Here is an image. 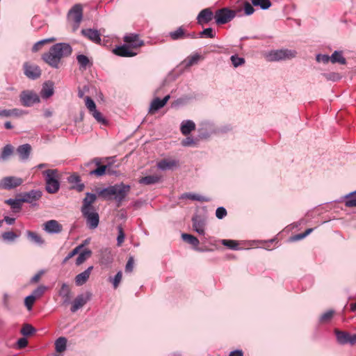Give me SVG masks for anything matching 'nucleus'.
Segmentation results:
<instances>
[{
	"mask_svg": "<svg viewBox=\"0 0 356 356\" xmlns=\"http://www.w3.org/2000/svg\"><path fill=\"white\" fill-rule=\"evenodd\" d=\"M170 95H166L163 97V99H161L159 97H156L152 100L151 102L149 108V113H153L160 108H163L168 102V101L170 99Z\"/></svg>",
	"mask_w": 356,
	"mask_h": 356,
	"instance_id": "obj_17",
	"label": "nucleus"
},
{
	"mask_svg": "<svg viewBox=\"0 0 356 356\" xmlns=\"http://www.w3.org/2000/svg\"><path fill=\"white\" fill-rule=\"evenodd\" d=\"M68 19L76 24V29L79 26L83 19V8L81 4H75L68 12Z\"/></svg>",
	"mask_w": 356,
	"mask_h": 356,
	"instance_id": "obj_11",
	"label": "nucleus"
},
{
	"mask_svg": "<svg viewBox=\"0 0 356 356\" xmlns=\"http://www.w3.org/2000/svg\"><path fill=\"white\" fill-rule=\"evenodd\" d=\"M14 152L13 147L8 144L5 145L1 150L0 157L3 160H7Z\"/></svg>",
	"mask_w": 356,
	"mask_h": 356,
	"instance_id": "obj_38",
	"label": "nucleus"
},
{
	"mask_svg": "<svg viewBox=\"0 0 356 356\" xmlns=\"http://www.w3.org/2000/svg\"><path fill=\"white\" fill-rule=\"evenodd\" d=\"M199 37L202 38H214L216 37V33L213 31L212 28L209 27L204 29L203 31L200 32Z\"/></svg>",
	"mask_w": 356,
	"mask_h": 356,
	"instance_id": "obj_47",
	"label": "nucleus"
},
{
	"mask_svg": "<svg viewBox=\"0 0 356 356\" xmlns=\"http://www.w3.org/2000/svg\"><path fill=\"white\" fill-rule=\"evenodd\" d=\"M27 236L32 242L40 245H42L44 242L42 237L35 232L28 231Z\"/></svg>",
	"mask_w": 356,
	"mask_h": 356,
	"instance_id": "obj_43",
	"label": "nucleus"
},
{
	"mask_svg": "<svg viewBox=\"0 0 356 356\" xmlns=\"http://www.w3.org/2000/svg\"><path fill=\"white\" fill-rule=\"evenodd\" d=\"M55 350L58 353H62L66 350L67 339L64 337H60L55 341Z\"/></svg>",
	"mask_w": 356,
	"mask_h": 356,
	"instance_id": "obj_36",
	"label": "nucleus"
},
{
	"mask_svg": "<svg viewBox=\"0 0 356 356\" xmlns=\"http://www.w3.org/2000/svg\"><path fill=\"white\" fill-rule=\"evenodd\" d=\"M90 113L98 122L103 124H105L106 123V121L105 118L102 116V114L97 109L91 112Z\"/></svg>",
	"mask_w": 356,
	"mask_h": 356,
	"instance_id": "obj_53",
	"label": "nucleus"
},
{
	"mask_svg": "<svg viewBox=\"0 0 356 356\" xmlns=\"http://www.w3.org/2000/svg\"><path fill=\"white\" fill-rule=\"evenodd\" d=\"M81 211L86 220L88 227L91 229L97 228L99 222V216L98 213L95 211V209Z\"/></svg>",
	"mask_w": 356,
	"mask_h": 356,
	"instance_id": "obj_8",
	"label": "nucleus"
},
{
	"mask_svg": "<svg viewBox=\"0 0 356 356\" xmlns=\"http://www.w3.org/2000/svg\"><path fill=\"white\" fill-rule=\"evenodd\" d=\"M193 229L200 235L204 234L205 220L200 216L195 215L192 218Z\"/></svg>",
	"mask_w": 356,
	"mask_h": 356,
	"instance_id": "obj_20",
	"label": "nucleus"
},
{
	"mask_svg": "<svg viewBox=\"0 0 356 356\" xmlns=\"http://www.w3.org/2000/svg\"><path fill=\"white\" fill-rule=\"evenodd\" d=\"M77 62L79 65V68L81 70H85L88 67H90L92 65V61L89 59L88 56L83 54H79L76 56Z\"/></svg>",
	"mask_w": 356,
	"mask_h": 356,
	"instance_id": "obj_31",
	"label": "nucleus"
},
{
	"mask_svg": "<svg viewBox=\"0 0 356 356\" xmlns=\"http://www.w3.org/2000/svg\"><path fill=\"white\" fill-rule=\"evenodd\" d=\"M81 33L83 35L88 38L92 42L99 44L101 42V37L99 31L96 29H82Z\"/></svg>",
	"mask_w": 356,
	"mask_h": 356,
	"instance_id": "obj_19",
	"label": "nucleus"
},
{
	"mask_svg": "<svg viewBox=\"0 0 356 356\" xmlns=\"http://www.w3.org/2000/svg\"><path fill=\"white\" fill-rule=\"evenodd\" d=\"M200 59V56L198 54H195L191 56L187 57V58L184 61L185 63V67H190L192 65L197 64Z\"/></svg>",
	"mask_w": 356,
	"mask_h": 356,
	"instance_id": "obj_44",
	"label": "nucleus"
},
{
	"mask_svg": "<svg viewBox=\"0 0 356 356\" xmlns=\"http://www.w3.org/2000/svg\"><path fill=\"white\" fill-rule=\"evenodd\" d=\"M93 269V266H89L86 270L83 272L78 274L75 277V283L76 286H82L89 279L91 272Z\"/></svg>",
	"mask_w": 356,
	"mask_h": 356,
	"instance_id": "obj_22",
	"label": "nucleus"
},
{
	"mask_svg": "<svg viewBox=\"0 0 356 356\" xmlns=\"http://www.w3.org/2000/svg\"><path fill=\"white\" fill-rule=\"evenodd\" d=\"M214 18V14L210 8H204L202 10L197 17V24L204 26L209 24Z\"/></svg>",
	"mask_w": 356,
	"mask_h": 356,
	"instance_id": "obj_14",
	"label": "nucleus"
},
{
	"mask_svg": "<svg viewBox=\"0 0 356 356\" xmlns=\"http://www.w3.org/2000/svg\"><path fill=\"white\" fill-rule=\"evenodd\" d=\"M42 193L40 190H31L21 194V200L23 202H27L35 204V202L41 198Z\"/></svg>",
	"mask_w": 356,
	"mask_h": 356,
	"instance_id": "obj_13",
	"label": "nucleus"
},
{
	"mask_svg": "<svg viewBox=\"0 0 356 356\" xmlns=\"http://www.w3.org/2000/svg\"><path fill=\"white\" fill-rule=\"evenodd\" d=\"M54 94V84L52 82L44 83L40 92L43 99H48Z\"/></svg>",
	"mask_w": 356,
	"mask_h": 356,
	"instance_id": "obj_30",
	"label": "nucleus"
},
{
	"mask_svg": "<svg viewBox=\"0 0 356 356\" xmlns=\"http://www.w3.org/2000/svg\"><path fill=\"white\" fill-rule=\"evenodd\" d=\"M91 296L92 294L90 292L78 295L72 302L71 312L74 313L83 307L90 300Z\"/></svg>",
	"mask_w": 356,
	"mask_h": 356,
	"instance_id": "obj_10",
	"label": "nucleus"
},
{
	"mask_svg": "<svg viewBox=\"0 0 356 356\" xmlns=\"http://www.w3.org/2000/svg\"><path fill=\"white\" fill-rule=\"evenodd\" d=\"M72 53V48L70 44L58 42L51 47L47 52L42 55V59L50 67L58 69L61 60L69 57Z\"/></svg>",
	"mask_w": 356,
	"mask_h": 356,
	"instance_id": "obj_1",
	"label": "nucleus"
},
{
	"mask_svg": "<svg viewBox=\"0 0 356 356\" xmlns=\"http://www.w3.org/2000/svg\"><path fill=\"white\" fill-rule=\"evenodd\" d=\"M19 100L24 106L31 107L39 103L40 99L38 95L33 90H23L19 95Z\"/></svg>",
	"mask_w": 356,
	"mask_h": 356,
	"instance_id": "obj_7",
	"label": "nucleus"
},
{
	"mask_svg": "<svg viewBox=\"0 0 356 356\" xmlns=\"http://www.w3.org/2000/svg\"><path fill=\"white\" fill-rule=\"evenodd\" d=\"M316 61L318 63H327L330 60L331 61V56H329L326 54H317L316 55Z\"/></svg>",
	"mask_w": 356,
	"mask_h": 356,
	"instance_id": "obj_61",
	"label": "nucleus"
},
{
	"mask_svg": "<svg viewBox=\"0 0 356 356\" xmlns=\"http://www.w3.org/2000/svg\"><path fill=\"white\" fill-rule=\"evenodd\" d=\"M83 247V245H79L77 247H76L73 250H72L65 257V258L63 259V263H66L69 259L72 258L74 256H75L76 254L79 253L80 250Z\"/></svg>",
	"mask_w": 356,
	"mask_h": 356,
	"instance_id": "obj_51",
	"label": "nucleus"
},
{
	"mask_svg": "<svg viewBox=\"0 0 356 356\" xmlns=\"http://www.w3.org/2000/svg\"><path fill=\"white\" fill-rule=\"evenodd\" d=\"M184 196L192 200H196L200 202L209 201V198L195 193H185Z\"/></svg>",
	"mask_w": 356,
	"mask_h": 356,
	"instance_id": "obj_49",
	"label": "nucleus"
},
{
	"mask_svg": "<svg viewBox=\"0 0 356 356\" xmlns=\"http://www.w3.org/2000/svg\"><path fill=\"white\" fill-rule=\"evenodd\" d=\"M345 205L348 207H356V191L346 195Z\"/></svg>",
	"mask_w": 356,
	"mask_h": 356,
	"instance_id": "obj_41",
	"label": "nucleus"
},
{
	"mask_svg": "<svg viewBox=\"0 0 356 356\" xmlns=\"http://www.w3.org/2000/svg\"><path fill=\"white\" fill-rule=\"evenodd\" d=\"M178 165V161L170 159H162L157 163V167L161 170H172Z\"/></svg>",
	"mask_w": 356,
	"mask_h": 356,
	"instance_id": "obj_27",
	"label": "nucleus"
},
{
	"mask_svg": "<svg viewBox=\"0 0 356 356\" xmlns=\"http://www.w3.org/2000/svg\"><path fill=\"white\" fill-rule=\"evenodd\" d=\"M335 312L333 309H329L323 313L319 318V321L321 323L329 322L333 317Z\"/></svg>",
	"mask_w": 356,
	"mask_h": 356,
	"instance_id": "obj_46",
	"label": "nucleus"
},
{
	"mask_svg": "<svg viewBox=\"0 0 356 356\" xmlns=\"http://www.w3.org/2000/svg\"><path fill=\"white\" fill-rule=\"evenodd\" d=\"M181 238L185 242L194 246L196 250L200 251V249L197 248L200 241L195 236L188 234H182Z\"/></svg>",
	"mask_w": 356,
	"mask_h": 356,
	"instance_id": "obj_33",
	"label": "nucleus"
},
{
	"mask_svg": "<svg viewBox=\"0 0 356 356\" xmlns=\"http://www.w3.org/2000/svg\"><path fill=\"white\" fill-rule=\"evenodd\" d=\"M131 191V186L123 183L116 184L102 188L98 191V195L104 200H114L118 206L125 199Z\"/></svg>",
	"mask_w": 356,
	"mask_h": 356,
	"instance_id": "obj_2",
	"label": "nucleus"
},
{
	"mask_svg": "<svg viewBox=\"0 0 356 356\" xmlns=\"http://www.w3.org/2000/svg\"><path fill=\"white\" fill-rule=\"evenodd\" d=\"M134 260L133 257H130L127 262V264L125 266V272L126 273H131L132 272L134 269Z\"/></svg>",
	"mask_w": 356,
	"mask_h": 356,
	"instance_id": "obj_64",
	"label": "nucleus"
},
{
	"mask_svg": "<svg viewBox=\"0 0 356 356\" xmlns=\"http://www.w3.org/2000/svg\"><path fill=\"white\" fill-rule=\"evenodd\" d=\"M222 244L232 250L238 249V243L234 240L224 239L222 241Z\"/></svg>",
	"mask_w": 356,
	"mask_h": 356,
	"instance_id": "obj_52",
	"label": "nucleus"
},
{
	"mask_svg": "<svg viewBox=\"0 0 356 356\" xmlns=\"http://www.w3.org/2000/svg\"><path fill=\"white\" fill-rule=\"evenodd\" d=\"M35 332L36 330L30 324H24L20 331L24 336H31Z\"/></svg>",
	"mask_w": 356,
	"mask_h": 356,
	"instance_id": "obj_48",
	"label": "nucleus"
},
{
	"mask_svg": "<svg viewBox=\"0 0 356 356\" xmlns=\"http://www.w3.org/2000/svg\"><path fill=\"white\" fill-rule=\"evenodd\" d=\"M334 332L339 343L342 345L348 343L350 337V334L348 332L340 331L339 330H335Z\"/></svg>",
	"mask_w": 356,
	"mask_h": 356,
	"instance_id": "obj_32",
	"label": "nucleus"
},
{
	"mask_svg": "<svg viewBox=\"0 0 356 356\" xmlns=\"http://www.w3.org/2000/svg\"><path fill=\"white\" fill-rule=\"evenodd\" d=\"M44 230L49 234H59L63 226L56 220H50L44 223Z\"/></svg>",
	"mask_w": 356,
	"mask_h": 356,
	"instance_id": "obj_15",
	"label": "nucleus"
},
{
	"mask_svg": "<svg viewBox=\"0 0 356 356\" xmlns=\"http://www.w3.org/2000/svg\"><path fill=\"white\" fill-rule=\"evenodd\" d=\"M26 112L19 108H12V109H6L0 108V117L1 118H19Z\"/></svg>",
	"mask_w": 356,
	"mask_h": 356,
	"instance_id": "obj_18",
	"label": "nucleus"
},
{
	"mask_svg": "<svg viewBox=\"0 0 356 356\" xmlns=\"http://www.w3.org/2000/svg\"><path fill=\"white\" fill-rule=\"evenodd\" d=\"M31 151V147L29 144L19 145L16 149L17 154L22 161H26L29 159Z\"/></svg>",
	"mask_w": 356,
	"mask_h": 356,
	"instance_id": "obj_25",
	"label": "nucleus"
},
{
	"mask_svg": "<svg viewBox=\"0 0 356 356\" xmlns=\"http://www.w3.org/2000/svg\"><path fill=\"white\" fill-rule=\"evenodd\" d=\"M122 272L119 271L117 273V274L115 275V277L113 278H111V277L110 278L111 281L113 283L114 289H116L118 286V285L122 280Z\"/></svg>",
	"mask_w": 356,
	"mask_h": 356,
	"instance_id": "obj_56",
	"label": "nucleus"
},
{
	"mask_svg": "<svg viewBox=\"0 0 356 356\" xmlns=\"http://www.w3.org/2000/svg\"><path fill=\"white\" fill-rule=\"evenodd\" d=\"M45 181V190L49 194L56 193L60 189V176L57 169H49L43 171Z\"/></svg>",
	"mask_w": 356,
	"mask_h": 356,
	"instance_id": "obj_3",
	"label": "nucleus"
},
{
	"mask_svg": "<svg viewBox=\"0 0 356 356\" xmlns=\"http://www.w3.org/2000/svg\"><path fill=\"white\" fill-rule=\"evenodd\" d=\"M124 41L129 44V47L131 48H138L144 44V42L139 39L138 35L137 34H129L124 37Z\"/></svg>",
	"mask_w": 356,
	"mask_h": 356,
	"instance_id": "obj_21",
	"label": "nucleus"
},
{
	"mask_svg": "<svg viewBox=\"0 0 356 356\" xmlns=\"http://www.w3.org/2000/svg\"><path fill=\"white\" fill-rule=\"evenodd\" d=\"M118 236L117 237V243H118V245L120 246L124 240L125 236H124V231H123V229L122 227L119 226L118 227Z\"/></svg>",
	"mask_w": 356,
	"mask_h": 356,
	"instance_id": "obj_60",
	"label": "nucleus"
},
{
	"mask_svg": "<svg viewBox=\"0 0 356 356\" xmlns=\"http://www.w3.org/2000/svg\"><path fill=\"white\" fill-rule=\"evenodd\" d=\"M113 254L108 248H104L100 251V263L103 265H109L113 261Z\"/></svg>",
	"mask_w": 356,
	"mask_h": 356,
	"instance_id": "obj_28",
	"label": "nucleus"
},
{
	"mask_svg": "<svg viewBox=\"0 0 356 356\" xmlns=\"http://www.w3.org/2000/svg\"><path fill=\"white\" fill-rule=\"evenodd\" d=\"M185 29L183 26H179L175 31L169 33V36L172 40L184 39L185 37Z\"/></svg>",
	"mask_w": 356,
	"mask_h": 356,
	"instance_id": "obj_34",
	"label": "nucleus"
},
{
	"mask_svg": "<svg viewBox=\"0 0 356 356\" xmlns=\"http://www.w3.org/2000/svg\"><path fill=\"white\" fill-rule=\"evenodd\" d=\"M254 6H259L262 10H267L271 6L270 0H251Z\"/></svg>",
	"mask_w": 356,
	"mask_h": 356,
	"instance_id": "obj_45",
	"label": "nucleus"
},
{
	"mask_svg": "<svg viewBox=\"0 0 356 356\" xmlns=\"http://www.w3.org/2000/svg\"><path fill=\"white\" fill-rule=\"evenodd\" d=\"M195 129V124L191 120H184L181 124L180 130L183 135H188L192 131Z\"/></svg>",
	"mask_w": 356,
	"mask_h": 356,
	"instance_id": "obj_29",
	"label": "nucleus"
},
{
	"mask_svg": "<svg viewBox=\"0 0 356 356\" xmlns=\"http://www.w3.org/2000/svg\"><path fill=\"white\" fill-rule=\"evenodd\" d=\"M35 299H36L35 296H32V295H30V296H28L27 297H26L24 303H25L26 308L29 310H31L32 309L33 305Z\"/></svg>",
	"mask_w": 356,
	"mask_h": 356,
	"instance_id": "obj_55",
	"label": "nucleus"
},
{
	"mask_svg": "<svg viewBox=\"0 0 356 356\" xmlns=\"http://www.w3.org/2000/svg\"><path fill=\"white\" fill-rule=\"evenodd\" d=\"M86 106L90 113L96 110V104L90 97H86Z\"/></svg>",
	"mask_w": 356,
	"mask_h": 356,
	"instance_id": "obj_57",
	"label": "nucleus"
},
{
	"mask_svg": "<svg viewBox=\"0 0 356 356\" xmlns=\"http://www.w3.org/2000/svg\"><path fill=\"white\" fill-rule=\"evenodd\" d=\"M130 47L127 44L118 47L113 50V52L121 57H133L137 54L130 49Z\"/></svg>",
	"mask_w": 356,
	"mask_h": 356,
	"instance_id": "obj_23",
	"label": "nucleus"
},
{
	"mask_svg": "<svg viewBox=\"0 0 356 356\" xmlns=\"http://www.w3.org/2000/svg\"><path fill=\"white\" fill-rule=\"evenodd\" d=\"M58 295L62 298V305H67L71 302V289L66 283H63L60 289L58 291Z\"/></svg>",
	"mask_w": 356,
	"mask_h": 356,
	"instance_id": "obj_16",
	"label": "nucleus"
},
{
	"mask_svg": "<svg viewBox=\"0 0 356 356\" xmlns=\"http://www.w3.org/2000/svg\"><path fill=\"white\" fill-rule=\"evenodd\" d=\"M23 183V179L20 177L9 176L3 178L0 181V188L6 190L13 189Z\"/></svg>",
	"mask_w": 356,
	"mask_h": 356,
	"instance_id": "obj_9",
	"label": "nucleus"
},
{
	"mask_svg": "<svg viewBox=\"0 0 356 356\" xmlns=\"http://www.w3.org/2000/svg\"><path fill=\"white\" fill-rule=\"evenodd\" d=\"M161 179V177L158 175H148L142 177L139 180V183L145 185H151L158 183Z\"/></svg>",
	"mask_w": 356,
	"mask_h": 356,
	"instance_id": "obj_35",
	"label": "nucleus"
},
{
	"mask_svg": "<svg viewBox=\"0 0 356 356\" xmlns=\"http://www.w3.org/2000/svg\"><path fill=\"white\" fill-rule=\"evenodd\" d=\"M232 65L237 67L245 63V59L243 58L238 57L237 55H233L230 58Z\"/></svg>",
	"mask_w": 356,
	"mask_h": 356,
	"instance_id": "obj_50",
	"label": "nucleus"
},
{
	"mask_svg": "<svg viewBox=\"0 0 356 356\" xmlns=\"http://www.w3.org/2000/svg\"><path fill=\"white\" fill-rule=\"evenodd\" d=\"M69 183L72 184V188L76 189L78 192H81L85 188L84 184L81 182L80 177L76 174L70 175L67 179Z\"/></svg>",
	"mask_w": 356,
	"mask_h": 356,
	"instance_id": "obj_26",
	"label": "nucleus"
},
{
	"mask_svg": "<svg viewBox=\"0 0 356 356\" xmlns=\"http://www.w3.org/2000/svg\"><path fill=\"white\" fill-rule=\"evenodd\" d=\"M244 12L246 15H250L254 13V8H253V5L250 3L248 1L244 3Z\"/></svg>",
	"mask_w": 356,
	"mask_h": 356,
	"instance_id": "obj_59",
	"label": "nucleus"
},
{
	"mask_svg": "<svg viewBox=\"0 0 356 356\" xmlns=\"http://www.w3.org/2000/svg\"><path fill=\"white\" fill-rule=\"evenodd\" d=\"M22 202L20 199H8L5 200V203L10 205L14 211H19L22 208Z\"/></svg>",
	"mask_w": 356,
	"mask_h": 356,
	"instance_id": "obj_42",
	"label": "nucleus"
},
{
	"mask_svg": "<svg viewBox=\"0 0 356 356\" xmlns=\"http://www.w3.org/2000/svg\"><path fill=\"white\" fill-rule=\"evenodd\" d=\"M1 237L4 241H13L17 238V235L13 232H6L2 234Z\"/></svg>",
	"mask_w": 356,
	"mask_h": 356,
	"instance_id": "obj_54",
	"label": "nucleus"
},
{
	"mask_svg": "<svg viewBox=\"0 0 356 356\" xmlns=\"http://www.w3.org/2000/svg\"><path fill=\"white\" fill-rule=\"evenodd\" d=\"M92 254V251L89 249H86L81 252L76 258V264L79 266L82 264L88 257Z\"/></svg>",
	"mask_w": 356,
	"mask_h": 356,
	"instance_id": "obj_40",
	"label": "nucleus"
},
{
	"mask_svg": "<svg viewBox=\"0 0 356 356\" xmlns=\"http://www.w3.org/2000/svg\"><path fill=\"white\" fill-rule=\"evenodd\" d=\"M297 53L295 50L282 49L269 51L266 58L268 61L274 62L282 60L291 59L296 57Z\"/></svg>",
	"mask_w": 356,
	"mask_h": 356,
	"instance_id": "obj_4",
	"label": "nucleus"
},
{
	"mask_svg": "<svg viewBox=\"0 0 356 356\" xmlns=\"http://www.w3.org/2000/svg\"><path fill=\"white\" fill-rule=\"evenodd\" d=\"M236 15L235 10L228 8H222L216 11L214 19L216 24H225L232 20Z\"/></svg>",
	"mask_w": 356,
	"mask_h": 356,
	"instance_id": "obj_5",
	"label": "nucleus"
},
{
	"mask_svg": "<svg viewBox=\"0 0 356 356\" xmlns=\"http://www.w3.org/2000/svg\"><path fill=\"white\" fill-rule=\"evenodd\" d=\"M101 159L100 158H95L91 162L88 163L86 165H90L92 163H95L97 168L94 170H92L89 172L90 175L96 176L97 177H100L106 173L108 175H113L114 173L113 171L111 170V164L108 163L107 165H101Z\"/></svg>",
	"mask_w": 356,
	"mask_h": 356,
	"instance_id": "obj_6",
	"label": "nucleus"
},
{
	"mask_svg": "<svg viewBox=\"0 0 356 356\" xmlns=\"http://www.w3.org/2000/svg\"><path fill=\"white\" fill-rule=\"evenodd\" d=\"M226 216H227V210L224 207H219L217 208V209L216 211V216L218 219H222Z\"/></svg>",
	"mask_w": 356,
	"mask_h": 356,
	"instance_id": "obj_62",
	"label": "nucleus"
},
{
	"mask_svg": "<svg viewBox=\"0 0 356 356\" xmlns=\"http://www.w3.org/2000/svg\"><path fill=\"white\" fill-rule=\"evenodd\" d=\"M24 73L29 79L35 80L40 76L41 70L37 65L26 62L24 64Z\"/></svg>",
	"mask_w": 356,
	"mask_h": 356,
	"instance_id": "obj_12",
	"label": "nucleus"
},
{
	"mask_svg": "<svg viewBox=\"0 0 356 356\" xmlns=\"http://www.w3.org/2000/svg\"><path fill=\"white\" fill-rule=\"evenodd\" d=\"M46 289H47L46 286L40 285V286H38L33 291V293L31 295L35 296V298H38V297L41 296L44 293Z\"/></svg>",
	"mask_w": 356,
	"mask_h": 356,
	"instance_id": "obj_58",
	"label": "nucleus"
},
{
	"mask_svg": "<svg viewBox=\"0 0 356 356\" xmlns=\"http://www.w3.org/2000/svg\"><path fill=\"white\" fill-rule=\"evenodd\" d=\"M323 76L327 80H332V81H337L340 79V76L337 73H324L323 74Z\"/></svg>",
	"mask_w": 356,
	"mask_h": 356,
	"instance_id": "obj_63",
	"label": "nucleus"
},
{
	"mask_svg": "<svg viewBox=\"0 0 356 356\" xmlns=\"http://www.w3.org/2000/svg\"><path fill=\"white\" fill-rule=\"evenodd\" d=\"M97 196L95 194L89 192L86 193V197L83 200V205L81 207V211L94 209V207L92 204L95 202Z\"/></svg>",
	"mask_w": 356,
	"mask_h": 356,
	"instance_id": "obj_24",
	"label": "nucleus"
},
{
	"mask_svg": "<svg viewBox=\"0 0 356 356\" xmlns=\"http://www.w3.org/2000/svg\"><path fill=\"white\" fill-rule=\"evenodd\" d=\"M331 62L332 63H339L341 65H345L346 63V60L343 56L342 51H334V53L331 55Z\"/></svg>",
	"mask_w": 356,
	"mask_h": 356,
	"instance_id": "obj_37",
	"label": "nucleus"
},
{
	"mask_svg": "<svg viewBox=\"0 0 356 356\" xmlns=\"http://www.w3.org/2000/svg\"><path fill=\"white\" fill-rule=\"evenodd\" d=\"M56 39L54 37L41 40L34 44V45L32 47V51L37 52L41 49V47L42 45L45 44L47 43L53 42L56 41Z\"/></svg>",
	"mask_w": 356,
	"mask_h": 356,
	"instance_id": "obj_39",
	"label": "nucleus"
}]
</instances>
